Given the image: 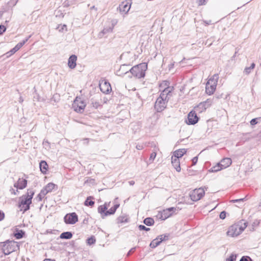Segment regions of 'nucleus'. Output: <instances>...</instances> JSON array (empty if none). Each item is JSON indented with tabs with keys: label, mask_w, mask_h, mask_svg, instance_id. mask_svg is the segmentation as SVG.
<instances>
[{
	"label": "nucleus",
	"mask_w": 261,
	"mask_h": 261,
	"mask_svg": "<svg viewBox=\"0 0 261 261\" xmlns=\"http://www.w3.org/2000/svg\"><path fill=\"white\" fill-rule=\"evenodd\" d=\"M138 228H139L140 230H144V231H149L150 230V228L147 227H146L145 226H144L143 225H139L138 226Z\"/></svg>",
	"instance_id": "obj_41"
},
{
	"label": "nucleus",
	"mask_w": 261,
	"mask_h": 261,
	"mask_svg": "<svg viewBox=\"0 0 261 261\" xmlns=\"http://www.w3.org/2000/svg\"><path fill=\"white\" fill-rule=\"evenodd\" d=\"M167 90H163L162 91L160 96L157 98L155 102L154 109L158 112H161L166 108L167 102L172 96H168L167 94H164Z\"/></svg>",
	"instance_id": "obj_4"
},
{
	"label": "nucleus",
	"mask_w": 261,
	"mask_h": 261,
	"mask_svg": "<svg viewBox=\"0 0 261 261\" xmlns=\"http://www.w3.org/2000/svg\"><path fill=\"white\" fill-rule=\"evenodd\" d=\"M227 234L228 236H230L232 237H237L239 235V232H238V225H231L227 231Z\"/></svg>",
	"instance_id": "obj_13"
},
{
	"label": "nucleus",
	"mask_w": 261,
	"mask_h": 261,
	"mask_svg": "<svg viewBox=\"0 0 261 261\" xmlns=\"http://www.w3.org/2000/svg\"><path fill=\"white\" fill-rule=\"evenodd\" d=\"M34 194L35 191L33 189H28L27 192L19 198L18 207L20 211L24 213L30 210Z\"/></svg>",
	"instance_id": "obj_1"
},
{
	"label": "nucleus",
	"mask_w": 261,
	"mask_h": 261,
	"mask_svg": "<svg viewBox=\"0 0 261 261\" xmlns=\"http://www.w3.org/2000/svg\"><path fill=\"white\" fill-rule=\"evenodd\" d=\"M205 194L204 189L201 187L198 189H195L190 194L191 199L193 201H197L201 199Z\"/></svg>",
	"instance_id": "obj_6"
},
{
	"label": "nucleus",
	"mask_w": 261,
	"mask_h": 261,
	"mask_svg": "<svg viewBox=\"0 0 261 261\" xmlns=\"http://www.w3.org/2000/svg\"><path fill=\"white\" fill-rule=\"evenodd\" d=\"M156 152H152L150 155V157H149V161H152L154 160V159H155V158L156 157Z\"/></svg>",
	"instance_id": "obj_46"
},
{
	"label": "nucleus",
	"mask_w": 261,
	"mask_h": 261,
	"mask_svg": "<svg viewBox=\"0 0 261 261\" xmlns=\"http://www.w3.org/2000/svg\"><path fill=\"white\" fill-rule=\"evenodd\" d=\"M171 163L172 166L174 167L175 169L177 172H180L181 170V168L180 166V162L179 159L177 158H175L174 156H172L171 158Z\"/></svg>",
	"instance_id": "obj_18"
},
{
	"label": "nucleus",
	"mask_w": 261,
	"mask_h": 261,
	"mask_svg": "<svg viewBox=\"0 0 261 261\" xmlns=\"http://www.w3.org/2000/svg\"><path fill=\"white\" fill-rule=\"evenodd\" d=\"M129 185L133 186L135 184V181L134 180H130L128 181Z\"/></svg>",
	"instance_id": "obj_60"
},
{
	"label": "nucleus",
	"mask_w": 261,
	"mask_h": 261,
	"mask_svg": "<svg viewBox=\"0 0 261 261\" xmlns=\"http://www.w3.org/2000/svg\"><path fill=\"white\" fill-rule=\"evenodd\" d=\"M187 152V149L185 148L179 149L174 152V157L179 159L181 158Z\"/></svg>",
	"instance_id": "obj_23"
},
{
	"label": "nucleus",
	"mask_w": 261,
	"mask_h": 261,
	"mask_svg": "<svg viewBox=\"0 0 261 261\" xmlns=\"http://www.w3.org/2000/svg\"><path fill=\"white\" fill-rule=\"evenodd\" d=\"M259 221L258 220H255L254 221V222L252 224V226L253 227V229H254V228L257 226L259 224Z\"/></svg>",
	"instance_id": "obj_47"
},
{
	"label": "nucleus",
	"mask_w": 261,
	"mask_h": 261,
	"mask_svg": "<svg viewBox=\"0 0 261 261\" xmlns=\"http://www.w3.org/2000/svg\"><path fill=\"white\" fill-rule=\"evenodd\" d=\"M129 221V219L127 216L125 214H123L119 216L117 219V223H127Z\"/></svg>",
	"instance_id": "obj_25"
},
{
	"label": "nucleus",
	"mask_w": 261,
	"mask_h": 261,
	"mask_svg": "<svg viewBox=\"0 0 261 261\" xmlns=\"http://www.w3.org/2000/svg\"><path fill=\"white\" fill-rule=\"evenodd\" d=\"M39 168L40 171L43 174H46L48 171V166L47 162L45 161L42 160L39 163Z\"/></svg>",
	"instance_id": "obj_20"
},
{
	"label": "nucleus",
	"mask_w": 261,
	"mask_h": 261,
	"mask_svg": "<svg viewBox=\"0 0 261 261\" xmlns=\"http://www.w3.org/2000/svg\"><path fill=\"white\" fill-rule=\"evenodd\" d=\"M73 236V234L70 231H65V232H62L60 236V239H70L71 238H72Z\"/></svg>",
	"instance_id": "obj_26"
},
{
	"label": "nucleus",
	"mask_w": 261,
	"mask_h": 261,
	"mask_svg": "<svg viewBox=\"0 0 261 261\" xmlns=\"http://www.w3.org/2000/svg\"><path fill=\"white\" fill-rule=\"evenodd\" d=\"M206 105V102H200L196 108V110L199 112H202L203 111L205 110L208 107L211 106V103Z\"/></svg>",
	"instance_id": "obj_22"
},
{
	"label": "nucleus",
	"mask_w": 261,
	"mask_h": 261,
	"mask_svg": "<svg viewBox=\"0 0 261 261\" xmlns=\"http://www.w3.org/2000/svg\"><path fill=\"white\" fill-rule=\"evenodd\" d=\"M96 239L94 236H91L90 237L88 238L86 240V243L89 245H92L95 243Z\"/></svg>",
	"instance_id": "obj_34"
},
{
	"label": "nucleus",
	"mask_w": 261,
	"mask_h": 261,
	"mask_svg": "<svg viewBox=\"0 0 261 261\" xmlns=\"http://www.w3.org/2000/svg\"><path fill=\"white\" fill-rule=\"evenodd\" d=\"M53 230L51 229H47L46 231V233H52Z\"/></svg>",
	"instance_id": "obj_62"
},
{
	"label": "nucleus",
	"mask_w": 261,
	"mask_h": 261,
	"mask_svg": "<svg viewBox=\"0 0 261 261\" xmlns=\"http://www.w3.org/2000/svg\"><path fill=\"white\" fill-rule=\"evenodd\" d=\"M113 29V27H110L108 28H104L102 31L101 32V33L104 34H106L108 33L112 32Z\"/></svg>",
	"instance_id": "obj_36"
},
{
	"label": "nucleus",
	"mask_w": 261,
	"mask_h": 261,
	"mask_svg": "<svg viewBox=\"0 0 261 261\" xmlns=\"http://www.w3.org/2000/svg\"><path fill=\"white\" fill-rule=\"evenodd\" d=\"M245 200V198H240V199H233L231 200V202L232 203H236L238 202H243Z\"/></svg>",
	"instance_id": "obj_51"
},
{
	"label": "nucleus",
	"mask_w": 261,
	"mask_h": 261,
	"mask_svg": "<svg viewBox=\"0 0 261 261\" xmlns=\"http://www.w3.org/2000/svg\"><path fill=\"white\" fill-rule=\"evenodd\" d=\"M42 195H43V196H44L45 195H46L48 193V192L46 190V189L45 188V187H44L40 191V192Z\"/></svg>",
	"instance_id": "obj_50"
},
{
	"label": "nucleus",
	"mask_w": 261,
	"mask_h": 261,
	"mask_svg": "<svg viewBox=\"0 0 261 261\" xmlns=\"http://www.w3.org/2000/svg\"><path fill=\"white\" fill-rule=\"evenodd\" d=\"M245 229V226L243 227L242 226H240L238 225V232H239V234H240Z\"/></svg>",
	"instance_id": "obj_54"
},
{
	"label": "nucleus",
	"mask_w": 261,
	"mask_h": 261,
	"mask_svg": "<svg viewBox=\"0 0 261 261\" xmlns=\"http://www.w3.org/2000/svg\"><path fill=\"white\" fill-rule=\"evenodd\" d=\"M55 187H57V186L53 182H49L44 187L48 193L51 192Z\"/></svg>",
	"instance_id": "obj_33"
},
{
	"label": "nucleus",
	"mask_w": 261,
	"mask_h": 261,
	"mask_svg": "<svg viewBox=\"0 0 261 261\" xmlns=\"http://www.w3.org/2000/svg\"><path fill=\"white\" fill-rule=\"evenodd\" d=\"M204 102H206V105L207 106L209 103H212L211 100L209 99H207L206 100H205Z\"/></svg>",
	"instance_id": "obj_61"
},
{
	"label": "nucleus",
	"mask_w": 261,
	"mask_h": 261,
	"mask_svg": "<svg viewBox=\"0 0 261 261\" xmlns=\"http://www.w3.org/2000/svg\"><path fill=\"white\" fill-rule=\"evenodd\" d=\"M169 234L165 233L163 234H161L158 236V239L160 240L161 242L162 243L163 241H167L169 238Z\"/></svg>",
	"instance_id": "obj_35"
},
{
	"label": "nucleus",
	"mask_w": 261,
	"mask_h": 261,
	"mask_svg": "<svg viewBox=\"0 0 261 261\" xmlns=\"http://www.w3.org/2000/svg\"><path fill=\"white\" fill-rule=\"evenodd\" d=\"M91 104L93 107H94L96 109H97L99 107H101V105L98 101H92Z\"/></svg>",
	"instance_id": "obj_42"
},
{
	"label": "nucleus",
	"mask_w": 261,
	"mask_h": 261,
	"mask_svg": "<svg viewBox=\"0 0 261 261\" xmlns=\"http://www.w3.org/2000/svg\"><path fill=\"white\" fill-rule=\"evenodd\" d=\"M58 28L59 29L60 32H63L64 29H65L66 30H67V25L66 24H60L59 25Z\"/></svg>",
	"instance_id": "obj_45"
},
{
	"label": "nucleus",
	"mask_w": 261,
	"mask_h": 261,
	"mask_svg": "<svg viewBox=\"0 0 261 261\" xmlns=\"http://www.w3.org/2000/svg\"><path fill=\"white\" fill-rule=\"evenodd\" d=\"M177 210V207H170L167 208V211L169 212L170 213H172V214H173L176 210Z\"/></svg>",
	"instance_id": "obj_49"
},
{
	"label": "nucleus",
	"mask_w": 261,
	"mask_h": 261,
	"mask_svg": "<svg viewBox=\"0 0 261 261\" xmlns=\"http://www.w3.org/2000/svg\"><path fill=\"white\" fill-rule=\"evenodd\" d=\"M258 120H261V118L258 117L252 119L250 122V124L251 125H254L258 123Z\"/></svg>",
	"instance_id": "obj_40"
},
{
	"label": "nucleus",
	"mask_w": 261,
	"mask_h": 261,
	"mask_svg": "<svg viewBox=\"0 0 261 261\" xmlns=\"http://www.w3.org/2000/svg\"><path fill=\"white\" fill-rule=\"evenodd\" d=\"M226 217V212L224 211L221 212L219 215V217L221 219H224Z\"/></svg>",
	"instance_id": "obj_44"
},
{
	"label": "nucleus",
	"mask_w": 261,
	"mask_h": 261,
	"mask_svg": "<svg viewBox=\"0 0 261 261\" xmlns=\"http://www.w3.org/2000/svg\"><path fill=\"white\" fill-rule=\"evenodd\" d=\"M86 103L84 100L79 101L75 99L73 104L74 110L79 113H82L86 107Z\"/></svg>",
	"instance_id": "obj_10"
},
{
	"label": "nucleus",
	"mask_w": 261,
	"mask_h": 261,
	"mask_svg": "<svg viewBox=\"0 0 261 261\" xmlns=\"http://www.w3.org/2000/svg\"><path fill=\"white\" fill-rule=\"evenodd\" d=\"M132 3L127 1H123L119 5L118 9L122 14H126L130 10Z\"/></svg>",
	"instance_id": "obj_11"
},
{
	"label": "nucleus",
	"mask_w": 261,
	"mask_h": 261,
	"mask_svg": "<svg viewBox=\"0 0 261 261\" xmlns=\"http://www.w3.org/2000/svg\"><path fill=\"white\" fill-rule=\"evenodd\" d=\"M170 83L169 81H164L161 84H160V87L164 88L163 90L165 91L168 90L164 93V94H167L168 96H172L174 87L173 86H170Z\"/></svg>",
	"instance_id": "obj_12"
},
{
	"label": "nucleus",
	"mask_w": 261,
	"mask_h": 261,
	"mask_svg": "<svg viewBox=\"0 0 261 261\" xmlns=\"http://www.w3.org/2000/svg\"><path fill=\"white\" fill-rule=\"evenodd\" d=\"M220 165L222 169H225L231 165L232 163L231 159L229 158H225L223 159L220 162Z\"/></svg>",
	"instance_id": "obj_17"
},
{
	"label": "nucleus",
	"mask_w": 261,
	"mask_h": 261,
	"mask_svg": "<svg viewBox=\"0 0 261 261\" xmlns=\"http://www.w3.org/2000/svg\"><path fill=\"white\" fill-rule=\"evenodd\" d=\"M198 161V156L194 157L192 160V165H195Z\"/></svg>",
	"instance_id": "obj_53"
},
{
	"label": "nucleus",
	"mask_w": 261,
	"mask_h": 261,
	"mask_svg": "<svg viewBox=\"0 0 261 261\" xmlns=\"http://www.w3.org/2000/svg\"><path fill=\"white\" fill-rule=\"evenodd\" d=\"M5 218L4 213L0 210V221H2Z\"/></svg>",
	"instance_id": "obj_56"
},
{
	"label": "nucleus",
	"mask_w": 261,
	"mask_h": 261,
	"mask_svg": "<svg viewBox=\"0 0 261 261\" xmlns=\"http://www.w3.org/2000/svg\"><path fill=\"white\" fill-rule=\"evenodd\" d=\"M43 261H56V260L55 259L46 258L44 260H43Z\"/></svg>",
	"instance_id": "obj_63"
},
{
	"label": "nucleus",
	"mask_w": 261,
	"mask_h": 261,
	"mask_svg": "<svg viewBox=\"0 0 261 261\" xmlns=\"http://www.w3.org/2000/svg\"><path fill=\"white\" fill-rule=\"evenodd\" d=\"M44 197V196L43 195H42V194L39 193L37 197H36V199L38 201H42L43 198Z\"/></svg>",
	"instance_id": "obj_52"
},
{
	"label": "nucleus",
	"mask_w": 261,
	"mask_h": 261,
	"mask_svg": "<svg viewBox=\"0 0 261 261\" xmlns=\"http://www.w3.org/2000/svg\"><path fill=\"white\" fill-rule=\"evenodd\" d=\"M118 67V69H116L115 73L118 76H123L124 74H126L128 75V71H126L122 69V66H117Z\"/></svg>",
	"instance_id": "obj_27"
},
{
	"label": "nucleus",
	"mask_w": 261,
	"mask_h": 261,
	"mask_svg": "<svg viewBox=\"0 0 261 261\" xmlns=\"http://www.w3.org/2000/svg\"><path fill=\"white\" fill-rule=\"evenodd\" d=\"M99 87L101 92L104 94H109L112 91V88L109 81L101 79L99 82Z\"/></svg>",
	"instance_id": "obj_7"
},
{
	"label": "nucleus",
	"mask_w": 261,
	"mask_h": 261,
	"mask_svg": "<svg viewBox=\"0 0 261 261\" xmlns=\"http://www.w3.org/2000/svg\"><path fill=\"white\" fill-rule=\"evenodd\" d=\"M219 79V75L218 73L214 74L209 79L207 83H215V84H217L218 80Z\"/></svg>",
	"instance_id": "obj_31"
},
{
	"label": "nucleus",
	"mask_w": 261,
	"mask_h": 261,
	"mask_svg": "<svg viewBox=\"0 0 261 261\" xmlns=\"http://www.w3.org/2000/svg\"><path fill=\"white\" fill-rule=\"evenodd\" d=\"M77 56L75 55H72L68 59L67 65H76Z\"/></svg>",
	"instance_id": "obj_28"
},
{
	"label": "nucleus",
	"mask_w": 261,
	"mask_h": 261,
	"mask_svg": "<svg viewBox=\"0 0 261 261\" xmlns=\"http://www.w3.org/2000/svg\"><path fill=\"white\" fill-rule=\"evenodd\" d=\"M161 243V241H160V240L158 239V238L157 237L155 239H153L151 242L149 246L152 248H155V247H156L157 246L160 245Z\"/></svg>",
	"instance_id": "obj_30"
},
{
	"label": "nucleus",
	"mask_w": 261,
	"mask_h": 261,
	"mask_svg": "<svg viewBox=\"0 0 261 261\" xmlns=\"http://www.w3.org/2000/svg\"><path fill=\"white\" fill-rule=\"evenodd\" d=\"M199 120L195 111L192 110L188 115V119L186 122L188 125H194L197 123Z\"/></svg>",
	"instance_id": "obj_9"
},
{
	"label": "nucleus",
	"mask_w": 261,
	"mask_h": 261,
	"mask_svg": "<svg viewBox=\"0 0 261 261\" xmlns=\"http://www.w3.org/2000/svg\"><path fill=\"white\" fill-rule=\"evenodd\" d=\"M172 215V213L167 211V208L164 210L162 212H159L158 216L162 220H165Z\"/></svg>",
	"instance_id": "obj_19"
},
{
	"label": "nucleus",
	"mask_w": 261,
	"mask_h": 261,
	"mask_svg": "<svg viewBox=\"0 0 261 261\" xmlns=\"http://www.w3.org/2000/svg\"><path fill=\"white\" fill-rule=\"evenodd\" d=\"M31 37V36L25 38L22 41L19 42L17 43L12 49L10 50V55H13L17 51H18L20 48H21L23 45L28 41L29 38Z\"/></svg>",
	"instance_id": "obj_14"
},
{
	"label": "nucleus",
	"mask_w": 261,
	"mask_h": 261,
	"mask_svg": "<svg viewBox=\"0 0 261 261\" xmlns=\"http://www.w3.org/2000/svg\"><path fill=\"white\" fill-rule=\"evenodd\" d=\"M10 192H11L12 194H13L14 195H16V193L18 192V190H16V191H15L14 189H13V188H12L11 189H10Z\"/></svg>",
	"instance_id": "obj_58"
},
{
	"label": "nucleus",
	"mask_w": 261,
	"mask_h": 261,
	"mask_svg": "<svg viewBox=\"0 0 261 261\" xmlns=\"http://www.w3.org/2000/svg\"><path fill=\"white\" fill-rule=\"evenodd\" d=\"M143 223L148 226H151L154 224V220L151 217H147L144 219Z\"/></svg>",
	"instance_id": "obj_29"
},
{
	"label": "nucleus",
	"mask_w": 261,
	"mask_h": 261,
	"mask_svg": "<svg viewBox=\"0 0 261 261\" xmlns=\"http://www.w3.org/2000/svg\"><path fill=\"white\" fill-rule=\"evenodd\" d=\"M137 248V247L131 248L127 253V256H130L133 252H134Z\"/></svg>",
	"instance_id": "obj_48"
},
{
	"label": "nucleus",
	"mask_w": 261,
	"mask_h": 261,
	"mask_svg": "<svg viewBox=\"0 0 261 261\" xmlns=\"http://www.w3.org/2000/svg\"><path fill=\"white\" fill-rule=\"evenodd\" d=\"M239 261H253L252 259L249 256H243Z\"/></svg>",
	"instance_id": "obj_39"
},
{
	"label": "nucleus",
	"mask_w": 261,
	"mask_h": 261,
	"mask_svg": "<svg viewBox=\"0 0 261 261\" xmlns=\"http://www.w3.org/2000/svg\"><path fill=\"white\" fill-rule=\"evenodd\" d=\"M136 148L138 150H142V149H143V146L141 144H138L136 145Z\"/></svg>",
	"instance_id": "obj_57"
},
{
	"label": "nucleus",
	"mask_w": 261,
	"mask_h": 261,
	"mask_svg": "<svg viewBox=\"0 0 261 261\" xmlns=\"http://www.w3.org/2000/svg\"><path fill=\"white\" fill-rule=\"evenodd\" d=\"M25 234V232L24 230L16 228L14 231L13 236L16 239H20L24 237Z\"/></svg>",
	"instance_id": "obj_21"
},
{
	"label": "nucleus",
	"mask_w": 261,
	"mask_h": 261,
	"mask_svg": "<svg viewBox=\"0 0 261 261\" xmlns=\"http://www.w3.org/2000/svg\"><path fill=\"white\" fill-rule=\"evenodd\" d=\"M206 0H198V5L201 6L205 5L206 3Z\"/></svg>",
	"instance_id": "obj_55"
},
{
	"label": "nucleus",
	"mask_w": 261,
	"mask_h": 261,
	"mask_svg": "<svg viewBox=\"0 0 261 261\" xmlns=\"http://www.w3.org/2000/svg\"><path fill=\"white\" fill-rule=\"evenodd\" d=\"M94 199L92 196H88L84 202V205L87 206L93 207L95 204V201L93 200Z\"/></svg>",
	"instance_id": "obj_24"
},
{
	"label": "nucleus",
	"mask_w": 261,
	"mask_h": 261,
	"mask_svg": "<svg viewBox=\"0 0 261 261\" xmlns=\"http://www.w3.org/2000/svg\"><path fill=\"white\" fill-rule=\"evenodd\" d=\"M28 181L24 178H19L17 182L14 184V187L17 189L22 190L27 186Z\"/></svg>",
	"instance_id": "obj_15"
},
{
	"label": "nucleus",
	"mask_w": 261,
	"mask_h": 261,
	"mask_svg": "<svg viewBox=\"0 0 261 261\" xmlns=\"http://www.w3.org/2000/svg\"><path fill=\"white\" fill-rule=\"evenodd\" d=\"M19 249V246L17 242L7 240L5 242L0 243V249L5 255L16 251Z\"/></svg>",
	"instance_id": "obj_3"
},
{
	"label": "nucleus",
	"mask_w": 261,
	"mask_h": 261,
	"mask_svg": "<svg viewBox=\"0 0 261 261\" xmlns=\"http://www.w3.org/2000/svg\"><path fill=\"white\" fill-rule=\"evenodd\" d=\"M238 53V51L237 50H236L235 53H234V54L233 55V56L231 57V60H233L234 59V58L236 57L237 54Z\"/></svg>",
	"instance_id": "obj_59"
},
{
	"label": "nucleus",
	"mask_w": 261,
	"mask_h": 261,
	"mask_svg": "<svg viewBox=\"0 0 261 261\" xmlns=\"http://www.w3.org/2000/svg\"><path fill=\"white\" fill-rule=\"evenodd\" d=\"M6 27L4 25H0V35L3 34L6 31Z\"/></svg>",
	"instance_id": "obj_43"
},
{
	"label": "nucleus",
	"mask_w": 261,
	"mask_h": 261,
	"mask_svg": "<svg viewBox=\"0 0 261 261\" xmlns=\"http://www.w3.org/2000/svg\"><path fill=\"white\" fill-rule=\"evenodd\" d=\"M222 169V168L221 167L219 163H218L216 165L213 166L208 171L210 172H217L219 171H220Z\"/></svg>",
	"instance_id": "obj_32"
},
{
	"label": "nucleus",
	"mask_w": 261,
	"mask_h": 261,
	"mask_svg": "<svg viewBox=\"0 0 261 261\" xmlns=\"http://www.w3.org/2000/svg\"><path fill=\"white\" fill-rule=\"evenodd\" d=\"M91 10H95L96 11H97V9L94 6H92L90 8Z\"/></svg>",
	"instance_id": "obj_64"
},
{
	"label": "nucleus",
	"mask_w": 261,
	"mask_h": 261,
	"mask_svg": "<svg viewBox=\"0 0 261 261\" xmlns=\"http://www.w3.org/2000/svg\"><path fill=\"white\" fill-rule=\"evenodd\" d=\"M237 257V254L232 253L226 259V261H236Z\"/></svg>",
	"instance_id": "obj_37"
},
{
	"label": "nucleus",
	"mask_w": 261,
	"mask_h": 261,
	"mask_svg": "<svg viewBox=\"0 0 261 261\" xmlns=\"http://www.w3.org/2000/svg\"><path fill=\"white\" fill-rule=\"evenodd\" d=\"M217 85L215 83L208 84L206 83L205 86L206 93L211 95L214 93L216 88Z\"/></svg>",
	"instance_id": "obj_16"
},
{
	"label": "nucleus",
	"mask_w": 261,
	"mask_h": 261,
	"mask_svg": "<svg viewBox=\"0 0 261 261\" xmlns=\"http://www.w3.org/2000/svg\"><path fill=\"white\" fill-rule=\"evenodd\" d=\"M148 66H132L128 71V77L133 76L137 79L144 78L145 76V71Z\"/></svg>",
	"instance_id": "obj_5"
},
{
	"label": "nucleus",
	"mask_w": 261,
	"mask_h": 261,
	"mask_svg": "<svg viewBox=\"0 0 261 261\" xmlns=\"http://www.w3.org/2000/svg\"><path fill=\"white\" fill-rule=\"evenodd\" d=\"M255 66H249V67H246L245 69H244V72L246 74H249L251 71L254 68Z\"/></svg>",
	"instance_id": "obj_38"
},
{
	"label": "nucleus",
	"mask_w": 261,
	"mask_h": 261,
	"mask_svg": "<svg viewBox=\"0 0 261 261\" xmlns=\"http://www.w3.org/2000/svg\"><path fill=\"white\" fill-rule=\"evenodd\" d=\"M64 221L67 224H74L78 221V216L75 212L67 214L64 217Z\"/></svg>",
	"instance_id": "obj_8"
},
{
	"label": "nucleus",
	"mask_w": 261,
	"mask_h": 261,
	"mask_svg": "<svg viewBox=\"0 0 261 261\" xmlns=\"http://www.w3.org/2000/svg\"><path fill=\"white\" fill-rule=\"evenodd\" d=\"M110 202H105L104 204L99 205L98 207L97 211L98 213L100 214V216L102 219H104L108 216L114 215L117 209L120 206L119 204L116 203L109 210H108V207L110 206Z\"/></svg>",
	"instance_id": "obj_2"
}]
</instances>
